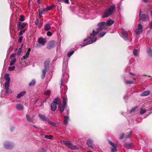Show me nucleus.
<instances>
[{
    "label": "nucleus",
    "mask_w": 152,
    "mask_h": 152,
    "mask_svg": "<svg viewBox=\"0 0 152 152\" xmlns=\"http://www.w3.org/2000/svg\"><path fill=\"white\" fill-rule=\"evenodd\" d=\"M50 91L49 90H47L45 91L44 94L46 95H49L50 94Z\"/></svg>",
    "instance_id": "nucleus-38"
},
{
    "label": "nucleus",
    "mask_w": 152,
    "mask_h": 152,
    "mask_svg": "<svg viewBox=\"0 0 152 152\" xmlns=\"http://www.w3.org/2000/svg\"><path fill=\"white\" fill-rule=\"evenodd\" d=\"M70 148L72 150L78 149L79 148V147L77 145H72L70 147Z\"/></svg>",
    "instance_id": "nucleus-34"
},
{
    "label": "nucleus",
    "mask_w": 152,
    "mask_h": 152,
    "mask_svg": "<svg viewBox=\"0 0 152 152\" xmlns=\"http://www.w3.org/2000/svg\"><path fill=\"white\" fill-rule=\"evenodd\" d=\"M74 51L73 50H72L71 52H68L67 53V56L69 57H70L71 56H72L73 53H74Z\"/></svg>",
    "instance_id": "nucleus-39"
},
{
    "label": "nucleus",
    "mask_w": 152,
    "mask_h": 152,
    "mask_svg": "<svg viewBox=\"0 0 152 152\" xmlns=\"http://www.w3.org/2000/svg\"><path fill=\"white\" fill-rule=\"evenodd\" d=\"M27 24V23H21L20 22H18L17 23V28L18 30L23 28Z\"/></svg>",
    "instance_id": "nucleus-9"
},
{
    "label": "nucleus",
    "mask_w": 152,
    "mask_h": 152,
    "mask_svg": "<svg viewBox=\"0 0 152 152\" xmlns=\"http://www.w3.org/2000/svg\"><path fill=\"white\" fill-rule=\"evenodd\" d=\"M124 134H122L121 135V136H120V139H123L124 137Z\"/></svg>",
    "instance_id": "nucleus-56"
},
{
    "label": "nucleus",
    "mask_w": 152,
    "mask_h": 152,
    "mask_svg": "<svg viewBox=\"0 0 152 152\" xmlns=\"http://www.w3.org/2000/svg\"><path fill=\"white\" fill-rule=\"evenodd\" d=\"M4 78L7 81L5 83V84H10V78L9 77V74H6L4 76Z\"/></svg>",
    "instance_id": "nucleus-13"
},
{
    "label": "nucleus",
    "mask_w": 152,
    "mask_h": 152,
    "mask_svg": "<svg viewBox=\"0 0 152 152\" xmlns=\"http://www.w3.org/2000/svg\"><path fill=\"white\" fill-rule=\"evenodd\" d=\"M34 117V115H32L31 117H30L29 115L27 114L26 115V118L27 121H28L31 122L32 120V118Z\"/></svg>",
    "instance_id": "nucleus-23"
},
{
    "label": "nucleus",
    "mask_w": 152,
    "mask_h": 152,
    "mask_svg": "<svg viewBox=\"0 0 152 152\" xmlns=\"http://www.w3.org/2000/svg\"><path fill=\"white\" fill-rule=\"evenodd\" d=\"M15 55L14 54H12L11 56V57H14Z\"/></svg>",
    "instance_id": "nucleus-64"
},
{
    "label": "nucleus",
    "mask_w": 152,
    "mask_h": 152,
    "mask_svg": "<svg viewBox=\"0 0 152 152\" xmlns=\"http://www.w3.org/2000/svg\"><path fill=\"white\" fill-rule=\"evenodd\" d=\"M59 99L58 97L54 99L53 102L51 104V109L53 111H55L57 108V105L58 103Z\"/></svg>",
    "instance_id": "nucleus-5"
},
{
    "label": "nucleus",
    "mask_w": 152,
    "mask_h": 152,
    "mask_svg": "<svg viewBox=\"0 0 152 152\" xmlns=\"http://www.w3.org/2000/svg\"><path fill=\"white\" fill-rule=\"evenodd\" d=\"M114 23V21L111 19H109L108 20H107L106 23H107V24L111 26L112 24H113Z\"/></svg>",
    "instance_id": "nucleus-25"
},
{
    "label": "nucleus",
    "mask_w": 152,
    "mask_h": 152,
    "mask_svg": "<svg viewBox=\"0 0 152 152\" xmlns=\"http://www.w3.org/2000/svg\"><path fill=\"white\" fill-rule=\"evenodd\" d=\"M115 5H112L104 11L103 14L102 16V18L107 17L111 15L115 11Z\"/></svg>",
    "instance_id": "nucleus-2"
},
{
    "label": "nucleus",
    "mask_w": 152,
    "mask_h": 152,
    "mask_svg": "<svg viewBox=\"0 0 152 152\" xmlns=\"http://www.w3.org/2000/svg\"><path fill=\"white\" fill-rule=\"evenodd\" d=\"M53 7L51 6H48V7L46 8V11H48L49 10L51 9Z\"/></svg>",
    "instance_id": "nucleus-53"
},
{
    "label": "nucleus",
    "mask_w": 152,
    "mask_h": 152,
    "mask_svg": "<svg viewBox=\"0 0 152 152\" xmlns=\"http://www.w3.org/2000/svg\"><path fill=\"white\" fill-rule=\"evenodd\" d=\"M124 81L125 83L127 85L132 84L134 83L133 81L132 80H128L125 79L124 80Z\"/></svg>",
    "instance_id": "nucleus-28"
},
{
    "label": "nucleus",
    "mask_w": 152,
    "mask_h": 152,
    "mask_svg": "<svg viewBox=\"0 0 152 152\" xmlns=\"http://www.w3.org/2000/svg\"><path fill=\"white\" fill-rule=\"evenodd\" d=\"M38 43L42 45H45V43L47 41L46 39L42 37H39L38 40Z\"/></svg>",
    "instance_id": "nucleus-12"
},
{
    "label": "nucleus",
    "mask_w": 152,
    "mask_h": 152,
    "mask_svg": "<svg viewBox=\"0 0 152 152\" xmlns=\"http://www.w3.org/2000/svg\"><path fill=\"white\" fill-rule=\"evenodd\" d=\"M49 66V63L48 62L46 61L45 63L44 69H46V70H48Z\"/></svg>",
    "instance_id": "nucleus-29"
},
{
    "label": "nucleus",
    "mask_w": 152,
    "mask_h": 152,
    "mask_svg": "<svg viewBox=\"0 0 152 152\" xmlns=\"http://www.w3.org/2000/svg\"><path fill=\"white\" fill-rule=\"evenodd\" d=\"M124 99H128V97H127L125 95V96L124 97Z\"/></svg>",
    "instance_id": "nucleus-57"
},
{
    "label": "nucleus",
    "mask_w": 152,
    "mask_h": 152,
    "mask_svg": "<svg viewBox=\"0 0 152 152\" xmlns=\"http://www.w3.org/2000/svg\"><path fill=\"white\" fill-rule=\"evenodd\" d=\"M128 132L126 133L125 136V137L126 138H129L130 135L131 134L132 131L131 129H128Z\"/></svg>",
    "instance_id": "nucleus-20"
},
{
    "label": "nucleus",
    "mask_w": 152,
    "mask_h": 152,
    "mask_svg": "<svg viewBox=\"0 0 152 152\" xmlns=\"http://www.w3.org/2000/svg\"><path fill=\"white\" fill-rule=\"evenodd\" d=\"M69 120V117L67 116H64V123L66 125H67L68 124V121Z\"/></svg>",
    "instance_id": "nucleus-19"
},
{
    "label": "nucleus",
    "mask_w": 152,
    "mask_h": 152,
    "mask_svg": "<svg viewBox=\"0 0 152 152\" xmlns=\"http://www.w3.org/2000/svg\"><path fill=\"white\" fill-rule=\"evenodd\" d=\"M132 144L131 143H126L124 144V146L127 148L131 149L132 147Z\"/></svg>",
    "instance_id": "nucleus-17"
},
{
    "label": "nucleus",
    "mask_w": 152,
    "mask_h": 152,
    "mask_svg": "<svg viewBox=\"0 0 152 152\" xmlns=\"http://www.w3.org/2000/svg\"><path fill=\"white\" fill-rule=\"evenodd\" d=\"M16 61V59L15 58H13L12 59L10 62V66H12L15 62Z\"/></svg>",
    "instance_id": "nucleus-36"
},
{
    "label": "nucleus",
    "mask_w": 152,
    "mask_h": 152,
    "mask_svg": "<svg viewBox=\"0 0 152 152\" xmlns=\"http://www.w3.org/2000/svg\"><path fill=\"white\" fill-rule=\"evenodd\" d=\"M22 48H19V50L17 53V54L20 55L22 52Z\"/></svg>",
    "instance_id": "nucleus-50"
},
{
    "label": "nucleus",
    "mask_w": 152,
    "mask_h": 152,
    "mask_svg": "<svg viewBox=\"0 0 152 152\" xmlns=\"http://www.w3.org/2000/svg\"><path fill=\"white\" fill-rule=\"evenodd\" d=\"M67 66L66 64H64L63 66V73L62 75L61 79V83H62L66 82L67 78L69 77V75L67 73H66V71L67 70Z\"/></svg>",
    "instance_id": "nucleus-3"
},
{
    "label": "nucleus",
    "mask_w": 152,
    "mask_h": 152,
    "mask_svg": "<svg viewBox=\"0 0 152 152\" xmlns=\"http://www.w3.org/2000/svg\"><path fill=\"white\" fill-rule=\"evenodd\" d=\"M36 83V81L34 79H33L29 83V86H34Z\"/></svg>",
    "instance_id": "nucleus-26"
},
{
    "label": "nucleus",
    "mask_w": 152,
    "mask_h": 152,
    "mask_svg": "<svg viewBox=\"0 0 152 152\" xmlns=\"http://www.w3.org/2000/svg\"><path fill=\"white\" fill-rule=\"evenodd\" d=\"M35 47L36 48H38V44H37L36 45H35Z\"/></svg>",
    "instance_id": "nucleus-62"
},
{
    "label": "nucleus",
    "mask_w": 152,
    "mask_h": 152,
    "mask_svg": "<svg viewBox=\"0 0 152 152\" xmlns=\"http://www.w3.org/2000/svg\"><path fill=\"white\" fill-rule=\"evenodd\" d=\"M47 35L48 36H51L52 35V34L50 31H48L47 32Z\"/></svg>",
    "instance_id": "nucleus-52"
},
{
    "label": "nucleus",
    "mask_w": 152,
    "mask_h": 152,
    "mask_svg": "<svg viewBox=\"0 0 152 152\" xmlns=\"http://www.w3.org/2000/svg\"><path fill=\"white\" fill-rule=\"evenodd\" d=\"M38 117L42 121H44L47 123H48L49 120L48 118L46 117L45 115L42 114H38Z\"/></svg>",
    "instance_id": "nucleus-10"
},
{
    "label": "nucleus",
    "mask_w": 152,
    "mask_h": 152,
    "mask_svg": "<svg viewBox=\"0 0 152 152\" xmlns=\"http://www.w3.org/2000/svg\"><path fill=\"white\" fill-rule=\"evenodd\" d=\"M109 144L112 146V147H113V146H115V144L112 141H109Z\"/></svg>",
    "instance_id": "nucleus-51"
},
{
    "label": "nucleus",
    "mask_w": 152,
    "mask_h": 152,
    "mask_svg": "<svg viewBox=\"0 0 152 152\" xmlns=\"http://www.w3.org/2000/svg\"><path fill=\"white\" fill-rule=\"evenodd\" d=\"M14 143L10 141H5L4 143V147L7 149H10L13 148Z\"/></svg>",
    "instance_id": "nucleus-6"
},
{
    "label": "nucleus",
    "mask_w": 152,
    "mask_h": 152,
    "mask_svg": "<svg viewBox=\"0 0 152 152\" xmlns=\"http://www.w3.org/2000/svg\"><path fill=\"white\" fill-rule=\"evenodd\" d=\"M138 107L137 106L134 107L133 108H132L131 110H130L129 112V113H131L133 112H134L136 109Z\"/></svg>",
    "instance_id": "nucleus-42"
},
{
    "label": "nucleus",
    "mask_w": 152,
    "mask_h": 152,
    "mask_svg": "<svg viewBox=\"0 0 152 152\" xmlns=\"http://www.w3.org/2000/svg\"><path fill=\"white\" fill-rule=\"evenodd\" d=\"M29 53L27 52L25 56H23L22 58H21V59L22 60H23L26 59L29 56Z\"/></svg>",
    "instance_id": "nucleus-30"
},
{
    "label": "nucleus",
    "mask_w": 152,
    "mask_h": 152,
    "mask_svg": "<svg viewBox=\"0 0 152 152\" xmlns=\"http://www.w3.org/2000/svg\"><path fill=\"white\" fill-rule=\"evenodd\" d=\"M10 84H4L5 88L6 90V93H12V91L9 88Z\"/></svg>",
    "instance_id": "nucleus-15"
},
{
    "label": "nucleus",
    "mask_w": 152,
    "mask_h": 152,
    "mask_svg": "<svg viewBox=\"0 0 152 152\" xmlns=\"http://www.w3.org/2000/svg\"><path fill=\"white\" fill-rule=\"evenodd\" d=\"M46 11H47L46 9V8L40 10L39 11V15H42L44 12Z\"/></svg>",
    "instance_id": "nucleus-37"
},
{
    "label": "nucleus",
    "mask_w": 152,
    "mask_h": 152,
    "mask_svg": "<svg viewBox=\"0 0 152 152\" xmlns=\"http://www.w3.org/2000/svg\"><path fill=\"white\" fill-rule=\"evenodd\" d=\"M142 26L140 24H139L138 25V29L142 30Z\"/></svg>",
    "instance_id": "nucleus-54"
},
{
    "label": "nucleus",
    "mask_w": 152,
    "mask_h": 152,
    "mask_svg": "<svg viewBox=\"0 0 152 152\" xmlns=\"http://www.w3.org/2000/svg\"><path fill=\"white\" fill-rule=\"evenodd\" d=\"M129 74L130 75H133V76H135V75L134 74H133V73L131 72L129 73Z\"/></svg>",
    "instance_id": "nucleus-59"
},
{
    "label": "nucleus",
    "mask_w": 152,
    "mask_h": 152,
    "mask_svg": "<svg viewBox=\"0 0 152 152\" xmlns=\"http://www.w3.org/2000/svg\"><path fill=\"white\" fill-rule=\"evenodd\" d=\"M112 151L113 152H115L117 151V149L116 148V145L113 147L111 148Z\"/></svg>",
    "instance_id": "nucleus-43"
},
{
    "label": "nucleus",
    "mask_w": 152,
    "mask_h": 152,
    "mask_svg": "<svg viewBox=\"0 0 152 152\" xmlns=\"http://www.w3.org/2000/svg\"><path fill=\"white\" fill-rule=\"evenodd\" d=\"M63 143H64L66 147L70 148V147L72 146V144L69 141H63Z\"/></svg>",
    "instance_id": "nucleus-21"
},
{
    "label": "nucleus",
    "mask_w": 152,
    "mask_h": 152,
    "mask_svg": "<svg viewBox=\"0 0 152 152\" xmlns=\"http://www.w3.org/2000/svg\"><path fill=\"white\" fill-rule=\"evenodd\" d=\"M142 10H140L139 13V16L140 19L143 21H145L148 19V16L147 14H142L141 15Z\"/></svg>",
    "instance_id": "nucleus-7"
},
{
    "label": "nucleus",
    "mask_w": 152,
    "mask_h": 152,
    "mask_svg": "<svg viewBox=\"0 0 152 152\" xmlns=\"http://www.w3.org/2000/svg\"><path fill=\"white\" fill-rule=\"evenodd\" d=\"M16 109L19 110H22L23 109L24 107L23 105L20 104H16Z\"/></svg>",
    "instance_id": "nucleus-16"
},
{
    "label": "nucleus",
    "mask_w": 152,
    "mask_h": 152,
    "mask_svg": "<svg viewBox=\"0 0 152 152\" xmlns=\"http://www.w3.org/2000/svg\"><path fill=\"white\" fill-rule=\"evenodd\" d=\"M40 23V22L39 21V20L37 19L35 21L34 23L36 25H38Z\"/></svg>",
    "instance_id": "nucleus-47"
},
{
    "label": "nucleus",
    "mask_w": 152,
    "mask_h": 152,
    "mask_svg": "<svg viewBox=\"0 0 152 152\" xmlns=\"http://www.w3.org/2000/svg\"><path fill=\"white\" fill-rule=\"evenodd\" d=\"M67 99L66 98H63L62 101L63 104L62 105H59L58 107V109L60 111V113L62 114L64 109L66 108V102Z\"/></svg>",
    "instance_id": "nucleus-4"
},
{
    "label": "nucleus",
    "mask_w": 152,
    "mask_h": 152,
    "mask_svg": "<svg viewBox=\"0 0 152 152\" xmlns=\"http://www.w3.org/2000/svg\"><path fill=\"white\" fill-rule=\"evenodd\" d=\"M47 101V99H44L42 102L43 103L46 102Z\"/></svg>",
    "instance_id": "nucleus-60"
},
{
    "label": "nucleus",
    "mask_w": 152,
    "mask_h": 152,
    "mask_svg": "<svg viewBox=\"0 0 152 152\" xmlns=\"http://www.w3.org/2000/svg\"><path fill=\"white\" fill-rule=\"evenodd\" d=\"M48 124L50 125H52L53 126L55 127H56L57 126V124L56 123H53L52 122H51L50 120L48 121Z\"/></svg>",
    "instance_id": "nucleus-40"
},
{
    "label": "nucleus",
    "mask_w": 152,
    "mask_h": 152,
    "mask_svg": "<svg viewBox=\"0 0 152 152\" xmlns=\"http://www.w3.org/2000/svg\"><path fill=\"white\" fill-rule=\"evenodd\" d=\"M152 110V107L150 108L148 110V111H151Z\"/></svg>",
    "instance_id": "nucleus-63"
},
{
    "label": "nucleus",
    "mask_w": 152,
    "mask_h": 152,
    "mask_svg": "<svg viewBox=\"0 0 152 152\" xmlns=\"http://www.w3.org/2000/svg\"><path fill=\"white\" fill-rule=\"evenodd\" d=\"M57 44V42L54 40L51 41L49 42L47 46L48 49H51L54 47Z\"/></svg>",
    "instance_id": "nucleus-8"
},
{
    "label": "nucleus",
    "mask_w": 152,
    "mask_h": 152,
    "mask_svg": "<svg viewBox=\"0 0 152 152\" xmlns=\"http://www.w3.org/2000/svg\"><path fill=\"white\" fill-rule=\"evenodd\" d=\"M23 37L22 36H20L18 39V42H21L22 40Z\"/></svg>",
    "instance_id": "nucleus-55"
},
{
    "label": "nucleus",
    "mask_w": 152,
    "mask_h": 152,
    "mask_svg": "<svg viewBox=\"0 0 152 152\" xmlns=\"http://www.w3.org/2000/svg\"><path fill=\"white\" fill-rule=\"evenodd\" d=\"M133 53L134 56H137L138 53H139V50L138 49H134L133 51Z\"/></svg>",
    "instance_id": "nucleus-31"
},
{
    "label": "nucleus",
    "mask_w": 152,
    "mask_h": 152,
    "mask_svg": "<svg viewBox=\"0 0 152 152\" xmlns=\"http://www.w3.org/2000/svg\"><path fill=\"white\" fill-rule=\"evenodd\" d=\"M148 54L149 56H152V50L151 49H149L147 50Z\"/></svg>",
    "instance_id": "nucleus-33"
},
{
    "label": "nucleus",
    "mask_w": 152,
    "mask_h": 152,
    "mask_svg": "<svg viewBox=\"0 0 152 152\" xmlns=\"http://www.w3.org/2000/svg\"><path fill=\"white\" fill-rule=\"evenodd\" d=\"M122 36L123 38L126 40H127L129 39L128 36V34L126 31H123L122 33Z\"/></svg>",
    "instance_id": "nucleus-14"
},
{
    "label": "nucleus",
    "mask_w": 152,
    "mask_h": 152,
    "mask_svg": "<svg viewBox=\"0 0 152 152\" xmlns=\"http://www.w3.org/2000/svg\"><path fill=\"white\" fill-rule=\"evenodd\" d=\"M30 51H31V49L30 48H29L28 49V50L27 52L30 53Z\"/></svg>",
    "instance_id": "nucleus-58"
},
{
    "label": "nucleus",
    "mask_w": 152,
    "mask_h": 152,
    "mask_svg": "<svg viewBox=\"0 0 152 152\" xmlns=\"http://www.w3.org/2000/svg\"><path fill=\"white\" fill-rule=\"evenodd\" d=\"M51 28L50 25L49 24H46L44 26V30L45 31H48Z\"/></svg>",
    "instance_id": "nucleus-24"
},
{
    "label": "nucleus",
    "mask_w": 152,
    "mask_h": 152,
    "mask_svg": "<svg viewBox=\"0 0 152 152\" xmlns=\"http://www.w3.org/2000/svg\"><path fill=\"white\" fill-rule=\"evenodd\" d=\"M146 112V110L141 108L140 111V113L141 114H143L145 113Z\"/></svg>",
    "instance_id": "nucleus-45"
},
{
    "label": "nucleus",
    "mask_w": 152,
    "mask_h": 152,
    "mask_svg": "<svg viewBox=\"0 0 152 152\" xmlns=\"http://www.w3.org/2000/svg\"><path fill=\"white\" fill-rule=\"evenodd\" d=\"M45 137L46 139H52L53 138V136L52 135H45Z\"/></svg>",
    "instance_id": "nucleus-44"
},
{
    "label": "nucleus",
    "mask_w": 152,
    "mask_h": 152,
    "mask_svg": "<svg viewBox=\"0 0 152 152\" xmlns=\"http://www.w3.org/2000/svg\"><path fill=\"white\" fill-rule=\"evenodd\" d=\"M47 70L46 69H44L42 71V75L41 77L42 79H43L45 76L46 74V72L47 71Z\"/></svg>",
    "instance_id": "nucleus-27"
},
{
    "label": "nucleus",
    "mask_w": 152,
    "mask_h": 152,
    "mask_svg": "<svg viewBox=\"0 0 152 152\" xmlns=\"http://www.w3.org/2000/svg\"><path fill=\"white\" fill-rule=\"evenodd\" d=\"M94 141L92 139L89 138L87 139L86 143L89 147L93 148L94 146H93L92 143Z\"/></svg>",
    "instance_id": "nucleus-11"
},
{
    "label": "nucleus",
    "mask_w": 152,
    "mask_h": 152,
    "mask_svg": "<svg viewBox=\"0 0 152 152\" xmlns=\"http://www.w3.org/2000/svg\"><path fill=\"white\" fill-rule=\"evenodd\" d=\"M58 1L60 2H64L66 4H69V0H57Z\"/></svg>",
    "instance_id": "nucleus-41"
},
{
    "label": "nucleus",
    "mask_w": 152,
    "mask_h": 152,
    "mask_svg": "<svg viewBox=\"0 0 152 152\" xmlns=\"http://www.w3.org/2000/svg\"><path fill=\"white\" fill-rule=\"evenodd\" d=\"M150 93V91L149 90L144 91L141 94L142 96H145L148 95Z\"/></svg>",
    "instance_id": "nucleus-18"
},
{
    "label": "nucleus",
    "mask_w": 152,
    "mask_h": 152,
    "mask_svg": "<svg viewBox=\"0 0 152 152\" xmlns=\"http://www.w3.org/2000/svg\"><path fill=\"white\" fill-rule=\"evenodd\" d=\"M106 33V32L105 31H103L102 32H101L99 34L98 37H102L104 36Z\"/></svg>",
    "instance_id": "nucleus-32"
},
{
    "label": "nucleus",
    "mask_w": 152,
    "mask_h": 152,
    "mask_svg": "<svg viewBox=\"0 0 152 152\" xmlns=\"http://www.w3.org/2000/svg\"><path fill=\"white\" fill-rule=\"evenodd\" d=\"M26 93V92L25 91H23L21 92H20L19 94L17 96V97L19 99L21 96H22L25 95Z\"/></svg>",
    "instance_id": "nucleus-22"
},
{
    "label": "nucleus",
    "mask_w": 152,
    "mask_h": 152,
    "mask_svg": "<svg viewBox=\"0 0 152 152\" xmlns=\"http://www.w3.org/2000/svg\"><path fill=\"white\" fill-rule=\"evenodd\" d=\"M24 17L22 15H20V18L19 19V20L20 21L22 22L24 21Z\"/></svg>",
    "instance_id": "nucleus-46"
},
{
    "label": "nucleus",
    "mask_w": 152,
    "mask_h": 152,
    "mask_svg": "<svg viewBox=\"0 0 152 152\" xmlns=\"http://www.w3.org/2000/svg\"><path fill=\"white\" fill-rule=\"evenodd\" d=\"M105 24L106 23L104 22H101L98 23V28L97 29L96 31L94 30L92 33L91 34L90 36L87 37L86 39L84 40V42H85L86 41L88 40H89L86 44H84L83 45H82L81 48H82L87 45L92 43L95 42L97 39V37H96V35L98 34L100 31L104 28Z\"/></svg>",
    "instance_id": "nucleus-1"
},
{
    "label": "nucleus",
    "mask_w": 152,
    "mask_h": 152,
    "mask_svg": "<svg viewBox=\"0 0 152 152\" xmlns=\"http://www.w3.org/2000/svg\"><path fill=\"white\" fill-rule=\"evenodd\" d=\"M38 3H40L41 2V0H37Z\"/></svg>",
    "instance_id": "nucleus-61"
},
{
    "label": "nucleus",
    "mask_w": 152,
    "mask_h": 152,
    "mask_svg": "<svg viewBox=\"0 0 152 152\" xmlns=\"http://www.w3.org/2000/svg\"><path fill=\"white\" fill-rule=\"evenodd\" d=\"M26 30L25 29L23 30H21L19 33V34L20 35H21L25 33V32Z\"/></svg>",
    "instance_id": "nucleus-48"
},
{
    "label": "nucleus",
    "mask_w": 152,
    "mask_h": 152,
    "mask_svg": "<svg viewBox=\"0 0 152 152\" xmlns=\"http://www.w3.org/2000/svg\"><path fill=\"white\" fill-rule=\"evenodd\" d=\"M142 31V30H140L138 28H137L136 29L135 31V32L136 33V34L137 35H139Z\"/></svg>",
    "instance_id": "nucleus-35"
},
{
    "label": "nucleus",
    "mask_w": 152,
    "mask_h": 152,
    "mask_svg": "<svg viewBox=\"0 0 152 152\" xmlns=\"http://www.w3.org/2000/svg\"><path fill=\"white\" fill-rule=\"evenodd\" d=\"M15 68V67L13 66L12 67H9L8 69L9 71H13L14 69Z\"/></svg>",
    "instance_id": "nucleus-49"
}]
</instances>
